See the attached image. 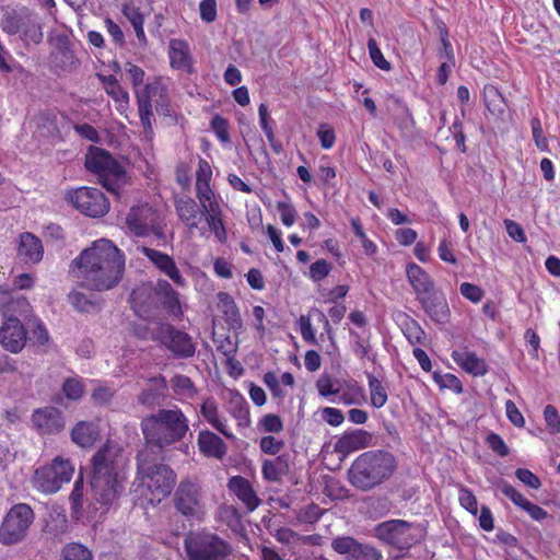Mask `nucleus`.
Here are the masks:
<instances>
[{
	"label": "nucleus",
	"mask_w": 560,
	"mask_h": 560,
	"mask_svg": "<svg viewBox=\"0 0 560 560\" xmlns=\"http://www.w3.org/2000/svg\"><path fill=\"white\" fill-rule=\"evenodd\" d=\"M16 255L26 265H37L44 256L42 240L31 232L21 233L19 235Z\"/></svg>",
	"instance_id": "412c9836"
},
{
	"label": "nucleus",
	"mask_w": 560,
	"mask_h": 560,
	"mask_svg": "<svg viewBox=\"0 0 560 560\" xmlns=\"http://www.w3.org/2000/svg\"><path fill=\"white\" fill-rule=\"evenodd\" d=\"M83 490H84L83 478L79 477L75 480L73 490L70 494V501L72 503V508L75 511H79L83 508Z\"/></svg>",
	"instance_id": "774afa93"
},
{
	"label": "nucleus",
	"mask_w": 560,
	"mask_h": 560,
	"mask_svg": "<svg viewBox=\"0 0 560 560\" xmlns=\"http://www.w3.org/2000/svg\"><path fill=\"white\" fill-rule=\"evenodd\" d=\"M31 420L40 435L58 434L66 427L62 411L51 406L34 410Z\"/></svg>",
	"instance_id": "a211bd4d"
},
{
	"label": "nucleus",
	"mask_w": 560,
	"mask_h": 560,
	"mask_svg": "<svg viewBox=\"0 0 560 560\" xmlns=\"http://www.w3.org/2000/svg\"><path fill=\"white\" fill-rule=\"evenodd\" d=\"M140 427L145 442L143 448H150L152 453L158 454L182 441L189 430L187 417L177 407L159 409L144 417Z\"/></svg>",
	"instance_id": "7ed1b4c3"
},
{
	"label": "nucleus",
	"mask_w": 560,
	"mask_h": 560,
	"mask_svg": "<svg viewBox=\"0 0 560 560\" xmlns=\"http://www.w3.org/2000/svg\"><path fill=\"white\" fill-rule=\"evenodd\" d=\"M197 444L199 451L207 457L222 459L226 455L228 446L224 441L209 430L199 432Z\"/></svg>",
	"instance_id": "b1692460"
},
{
	"label": "nucleus",
	"mask_w": 560,
	"mask_h": 560,
	"mask_svg": "<svg viewBox=\"0 0 560 560\" xmlns=\"http://www.w3.org/2000/svg\"><path fill=\"white\" fill-rule=\"evenodd\" d=\"M211 128L221 142L225 143L230 140L229 124L224 117L215 115L211 120Z\"/></svg>",
	"instance_id": "3c124183"
},
{
	"label": "nucleus",
	"mask_w": 560,
	"mask_h": 560,
	"mask_svg": "<svg viewBox=\"0 0 560 560\" xmlns=\"http://www.w3.org/2000/svg\"><path fill=\"white\" fill-rule=\"evenodd\" d=\"M138 112L141 125L148 136L152 133V103L159 114L168 116L171 113L170 102L165 89L159 83H150L141 92H137Z\"/></svg>",
	"instance_id": "9d476101"
},
{
	"label": "nucleus",
	"mask_w": 560,
	"mask_h": 560,
	"mask_svg": "<svg viewBox=\"0 0 560 560\" xmlns=\"http://www.w3.org/2000/svg\"><path fill=\"white\" fill-rule=\"evenodd\" d=\"M200 19L206 23H212L217 19V0H202L199 3Z\"/></svg>",
	"instance_id": "6e6d98bb"
},
{
	"label": "nucleus",
	"mask_w": 560,
	"mask_h": 560,
	"mask_svg": "<svg viewBox=\"0 0 560 560\" xmlns=\"http://www.w3.org/2000/svg\"><path fill=\"white\" fill-rule=\"evenodd\" d=\"M71 440L80 447H91L100 435L98 425L92 421H79L71 430Z\"/></svg>",
	"instance_id": "bb28decb"
},
{
	"label": "nucleus",
	"mask_w": 560,
	"mask_h": 560,
	"mask_svg": "<svg viewBox=\"0 0 560 560\" xmlns=\"http://www.w3.org/2000/svg\"><path fill=\"white\" fill-rule=\"evenodd\" d=\"M323 513L324 510H322L317 504L312 503L300 509L295 513V517L299 523L314 524L322 517Z\"/></svg>",
	"instance_id": "79ce46f5"
},
{
	"label": "nucleus",
	"mask_w": 560,
	"mask_h": 560,
	"mask_svg": "<svg viewBox=\"0 0 560 560\" xmlns=\"http://www.w3.org/2000/svg\"><path fill=\"white\" fill-rule=\"evenodd\" d=\"M407 277L417 298L435 288L431 277L417 264L408 265Z\"/></svg>",
	"instance_id": "7c9ffc66"
},
{
	"label": "nucleus",
	"mask_w": 560,
	"mask_h": 560,
	"mask_svg": "<svg viewBox=\"0 0 560 560\" xmlns=\"http://www.w3.org/2000/svg\"><path fill=\"white\" fill-rule=\"evenodd\" d=\"M0 341L7 350L13 353L24 348L26 331L19 318L13 316L7 318L0 328Z\"/></svg>",
	"instance_id": "aec40b11"
},
{
	"label": "nucleus",
	"mask_w": 560,
	"mask_h": 560,
	"mask_svg": "<svg viewBox=\"0 0 560 560\" xmlns=\"http://www.w3.org/2000/svg\"><path fill=\"white\" fill-rule=\"evenodd\" d=\"M452 358L462 369L475 376H483L488 373L489 369L485 359L479 358L475 352L455 350L452 353Z\"/></svg>",
	"instance_id": "393cba45"
},
{
	"label": "nucleus",
	"mask_w": 560,
	"mask_h": 560,
	"mask_svg": "<svg viewBox=\"0 0 560 560\" xmlns=\"http://www.w3.org/2000/svg\"><path fill=\"white\" fill-rule=\"evenodd\" d=\"M172 388L176 394L185 395V396H191L195 393V386L191 382V380L186 375H175L171 380Z\"/></svg>",
	"instance_id": "37998d69"
},
{
	"label": "nucleus",
	"mask_w": 560,
	"mask_h": 560,
	"mask_svg": "<svg viewBox=\"0 0 560 560\" xmlns=\"http://www.w3.org/2000/svg\"><path fill=\"white\" fill-rule=\"evenodd\" d=\"M189 560H224L232 553L231 545L211 533H197L185 539Z\"/></svg>",
	"instance_id": "6e6552de"
},
{
	"label": "nucleus",
	"mask_w": 560,
	"mask_h": 560,
	"mask_svg": "<svg viewBox=\"0 0 560 560\" xmlns=\"http://www.w3.org/2000/svg\"><path fill=\"white\" fill-rule=\"evenodd\" d=\"M515 476L520 481H522L532 489H539L541 486L539 478L526 468L516 469Z\"/></svg>",
	"instance_id": "338daca9"
},
{
	"label": "nucleus",
	"mask_w": 560,
	"mask_h": 560,
	"mask_svg": "<svg viewBox=\"0 0 560 560\" xmlns=\"http://www.w3.org/2000/svg\"><path fill=\"white\" fill-rule=\"evenodd\" d=\"M460 505L470 512L471 514L476 515L478 512V504L477 499L475 494L467 488L462 487L459 489V497H458Z\"/></svg>",
	"instance_id": "603ef678"
},
{
	"label": "nucleus",
	"mask_w": 560,
	"mask_h": 560,
	"mask_svg": "<svg viewBox=\"0 0 560 560\" xmlns=\"http://www.w3.org/2000/svg\"><path fill=\"white\" fill-rule=\"evenodd\" d=\"M331 270L330 264L325 259H318L310 267V277L314 281H320L326 278Z\"/></svg>",
	"instance_id": "864d4df0"
},
{
	"label": "nucleus",
	"mask_w": 560,
	"mask_h": 560,
	"mask_svg": "<svg viewBox=\"0 0 560 560\" xmlns=\"http://www.w3.org/2000/svg\"><path fill=\"white\" fill-rule=\"evenodd\" d=\"M530 127L533 138L537 148L541 151L547 150L548 143L546 137H544L542 126L539 118L535 117L530 120Z\"/></svg>",
	"instance_id": "680f3d73"
},
{
	"label": "nucleus",
	"mask_w": 560,
	"mask_h": 560,
	"mask_svg": "<svg viewBox=\"0 0 560 560\" xmlns=\"http://www.w3.org/2000/svg\"><path fill=\"white\" fill-rule=\"evenodd\" d=\"M425 313L436 324H445L450 319V307L444 293L438 289H432L417 298Z\"/></svg>",
	"instance_id": "6ab92c4d"
},
{
	"label": "nucleus",
	"mask_w": 560,
	"mask_h": 560,
	"mask_svg": "<svg viewBox=\"0 0 560 560\" xmlns=\"http://www.w3.org/2000/svg\"><path fill=\"white\" fill-rule=\"evenodd\" d=\"M131 302L133 308L145 318H149L160 306L173 318L180 319L183 317L179 294L164 279H159L151 289L133 290Z\"/></svg>",
	"instance_id": "39448f33"
},
{
	"label": "nucleus",
	"mask_w": 560,
	"mask_h": 560,
	"mask_svg": "<svg viewBox=\"0 0 560 560\" xmlns=\"http://www.w3.org/2000/svg\"><path fill=\"white\" fill-rule=\"evenodd\" d=\"M505 412L512 424L517 428L525 425V419L513 400L509 399L505 401Z\"/></svg>",
	"instance_id": "052dcab7"
},
{
	"label": "nucleus",
	"mask_w": 560,
	"mask_h": 560,
	"mask_svg": "<svg viewBox=\"0 0 560 560\" xmlns=\"http://www.w3.org/2000/svg\"><path fill=\"white\" fill-rule=\"evenodd\" d=\"M259 446L262 453L276 455L284 447V442L272 435H266L260 439Z\"/></svg>",
	"instance_id": "8fccbe9b"
},
{
	"label": "nucleus",
	"mask_w": 560,
	"mask_h": 560,
	"mask_svg": "<svg viewBox=\"0 0 560 560\" xmlns=\"http://www.w3.org/2000/svg\"><path fill=\"white\" fill-rule=\"evenodd\" d=\"M485 102L486 106L489 109V112L493 115H502L504 114L506 109L505 101L502 96V94L499 92V90L493 86L489 85L485 88L483 91Z\"/></svg>",
	"instance_id": "58836bf2"
},
{
	"label": "nucleus",
	"mask_w": 560,
	"mask_h": 560,
	"mask_svg": "<svg viewBox=\"0 0 560 560\" xmlns=\"http://www.w3.org/2000/svg\"><path fill=\"white\" fill-rule=\"evenodd\" d=\"M259 114V122L262 131L265 132L269 143H272L275 139V132L272 127L269 124V114H268V107L266 104L261 103L258 108Z\"/></svg>",
	"instance_id": "e2e57ef3"
},
{
	"label": "nucleus",
	"mask_w": 560,
	"mask_h": 560,
	"mask_svg": "<svg viewBox=\"0 0 560 560\" xmlns=\"http://www.w3.org/2000/svg\"><path fill=\"white\" fill-rule=\"evenodd\" d=\"M170 60L174 69L186 70L190 68L188 45L180 39L170 42Z\"/></svg>",
	"instance_id": "f704fd0d"
},
{
	"label": "nucleus",
	"mask_w": 560,
	"mask_h": 560,
	"mask_svg": "<svg viewBox=\"0 0 560 560\" xmlns=\"http://www.w3.org/2000/svg\"><path fill=\"white\" fill-rule=\"evenodd\" d=\"M459 291L464 298L474 303L481 301L485 294L483 290L480 287L469 282H463L459 287Z\"/></svg>",
	"instance_id": "4d7b16f0"
},
{
	"label": "nucleus",
	"mask_w": 560,
	"mask_h": 560,
	"mask_svg": "<svg viewBox=\"0 0 560 560\" xmlns=\"http://www.w3.org/2000/svg\"><path fill=\"white\" fill-rule=\"evenodd\" d=\"M175 208L179 219L190 231L198 228V218L199 214H202V210L199 209L197 202L192 198L185 197L177 199L175 201Z\"/></svg>",
	"instance_id": "cd10ccee"
},
{
	"label": "nucleus",
	"mask_w": 560,
	"mask_h": 560,
	"mask_svg": "<svg viewBox=\"0 0 560 560\" xmlns=\"http://www.w3.org/2000/svg\"><path fill=\"white\" fill-rule=\"evenodd\" d=\"M368 383L371 395V404L375 408H382L387 401V393L382 382L373 374H368Z\"/></svg>",
	"instance_id": "ea45409f"
},
{
	"label": "nucleus",
	"mask_w": 560,
	"mask_h": 560,
	"mask_svg": "<svg viewBox=\"0 0 560 560\" xmlns=\"http://www.w3.org/2000/svg\"><path fill=\"white\" fill-rule=\"evenodd\" d=\"M101 81L104 84L106 93L116 102L119 103V107L126 108L129 103L128 92L118 83L115 75H100Z\"/></svg>",
	"instance_id": "c9c22d12"
},
{
	"label": "nucleus",
	"mask_w": 560,
	"mask_h": 560,
	"mask_svg": "<svg viewBox=\"0 0 560 560\" xmlns=\"http://www.w3.org/2000/svg\"><path fill=\"white\" fill-rule=\"evenodd\" d=\"M175 510L185 517H198L203 511V494L197 481L184 478L178 483L174 495Z\"/></svg>",
	"instance_id": "dca6fc26"
},
{
	"label": "nucleus",
	"mask_w": 560,
	"mask_h": 560,
	"mask_svg": "<svg viewBox=\"0 0 560 560\" xmlns=\"http://www.w3.org/2000/svg\"><path fill=\"white\" fill-rule=\"evenodd\" d=\"M74 471L69 459L57 456L49 465L35 470L33 485L43 493H56L63 483L69 482Z\"/></svg>",
	"instance_id": "1a4fd4ad"
},
{
	"label": "nucleus",
	"mask_w": 560,
	"mask_h": 560,
	"mask_svg": "<svg viewBox=\"0 0 560 560\" xmlns=\"http://www.w3.org/2000/svg\"><path fill=\"white\" fill-rule=\"evenodd\" d=\"M34 521V512L26 503L13 505L0 526V541L5 545L16 544L26 535Z\"/></svg>",
	"instance_id": "f8f14e48"
},
{
	"label": "nucleus",
	"mask_w": 560,
	"mask_h": 560,
	"mask_svg": "<svg viewBox=\"0 0 560 560\" xmlns=\"http://www.w3.org/2000/svg\"><path fill=\"white\" fill-rule=\"evenodd\" d=\"M488 446L499 456L504 457L508 456L510 450L503 439L497 433H490L487 436Z\"/></svg>",
	"instance_id": "bf43d9fd"
},
{
	"label": "nucleus",
	"mask_w": 560,
	"mask_h": 560,
	"mask_svg": "<svg viewBox=\"0 0 560 560\" xmlns=\"http://www.w3.org/2000/svg\"><path fill=\"white\" fill-rule=\"evenodd\" d=\"M498 489L501 491L502 494L508 497L515 505L520 506L521 509H524V506L528 502V500L525 499L521 492H518L514 487H512L505 481H501L500 483H498Z\"/></svg>",
	"instance_id": "a18cd8bd"
},
{
	"label": "nucleus",
	"mask_w": 560,
	"mask_h": 560,
	"mask_svg": "<svg viewBox=\"0 0 560 560\" xmlns=\"http://www.w3.org/2000/svg\"><path fill=\"white\" fill-rule=\"evenodd\" d=\"M397 467L394 455L387 451H368L359 455L349 468L350 483L369 491L388 480Z\"/></svg>",
	"instance_id": "20e7f679"
},
{
	"label": "nucleus",
	"mask_w": 560,
	"mask_h": 560,
	"mask_svg": "<svg viewBox=\"0 0 560 560\" xmlns=\"http://www.w3.org/2000/svg\"><path fill=\"white\" fill-rule=\"evenodd\" d=\"M201 416L221 434L228 439H234L232 432L226 429L225 423L219 418L218 404L214 399L208 398L200 407Z\"/></svg>",
	"instance_id": "473e14b6"
},
{
	"label": "nucleus",
	"mask_w": 560,
	"mask_h": 560,
	"mask_svg": "<svg viewBox=\"0 0 560 560\" xmlns=\"http://www.w3.org/2000/svg\"><path fill=\"white\" fill-rule=\"evenodd\" d=\"M372 441V434L357 429L349 433L343 434L336 443V451L339 453H351L364 447L370 446Z\"/></svg>",
	"instance_id": "a878e982"
},
{
	"label": "nucleus",
	"mask_w": 560,
	"mask_h": 560,
	"mask_svg": "<svg viewBox=\"0 0 560 560\" xmlns=\"http://www.w3.org/2000/svg\"><path fill=\"white\" fill-rule=\"evenodd\" d=\"M331 549L345 560H382L380 549L371 544L360 542L352 536H337L331 540Z\"/></svg>",
	"instance_id": "f3484780"
},
{
	"label": "nucleus",
	"mask_w": 560,
	"mask_h": 560,
	"mask_svg": "<svg viewBox=\"0 0 560 560\" xmlns=\"http://www.w3.org/2000/svg\"><path fill=\"white\" fill-rule=\"evenodd\" d=\"M404 334L412 345L421 343L424 338V331L416 320H410L406 324Z\"/></svg>",
	"instance_id": "13d9d810"
},
{
	"label": "nucleus",
	"mask_w": 560,
	"mask_h": 560,
	"mask_svg": "<svg viewBox=\"0 0 560 560\" xmlns=\"http://www.w3.org/2000/svg\"><path fill=\"white\" fill-rule=\"evenodd\" d=\"M289 470V460L284 455L278 456L275 459H266L261 466L264 478L271 482L279 481Z\"/></svg>",
	"instance_id": "72a5a7b5"
},
{
	"label": "nucleus",
	"mask_w": 560,
	"mask_h": 560,
	"mask_svg": "<svg viewBox=\"0 0 560 560\" xmlns=\"http://www.w3.org/2000/svg\"><path fill=\"white\" fill-rule=\"evenodd\" d=\"M62 392L67 398L77 400L83 395V385L75 377L67 378L62 384Z\"/></svg>",
	"instance_id": "de8ad7c7"
},
{
	"label": "nucleus",
	"mask_w": 560,
	"mask_h": 560,
	"mask_svg": "<svg viewBox=\"0 0 560 560\" xmlns=\"http://www.w3.org/2000/svg\"><path fill=\"white\" fill-rule=\"evenodd\" d=\"M127 458L117 444L106 443L92 457L91 489L102 505H112L124 491Z\"/></svg>",
	"instance_id": "f03ea898"
},
{
	"label": "nucleus",
	"mask_w": 560,
	"mask_h": 560,
	"mask_svg": "<svg viewBox=\"0 0 560 560\" xmlns=\"http://www.w3.org/2000/svg\"><path fill=\"white\" fill-rule=\"evenodd\" d=\"M217 307L232 328H240L242 326L240 311L229 293L219 292L217 294Z\"/></svg>",
	"instance_id": "c756f323"
},
{
	"label": "nucleus",
	"mask_w": 560,
	"mask_h": 560,
	"mask_svg": "<svg viewBox=\"0 0 560 560\" xmlns=\"http://www.w3.org/2000/svg\"><path fill=\"white\" fill-rule=\"evenodd\" d=\"M368 48L373 63L381 70H390V63L384 58L374 38L368 40Z\"/></svg>",
	"instance_id": "c03bdc74"
},
{
	"label": "nucleus",
	"mask_w": 560,
	"mask_h": 560,
	"mask_svg": "<svg viewBox=\"0 0 560 560\" xmlns=\"http://www.w3.org/2000/svg\"><path fill=\"white\" fill-rule=\"evenodd\" d=\"M28 10L26 8L4 12L0 22L2 31L9 35L18 34L21 31V24Z\"/></svg>",
	"instance_id": "e433bc0d"
},
{
	"label": "nucleus",
	"mask_w": 560,
	"mask_h": 560,
	"mask_svg": "<svg viewBox=\"0 0 560 560\" xmlns=\"http://www.w3.org/2000/svg\"><path fill=\"white\" fill-rule=\"evenodd\" d=\"M265 432L279 433L283 430V422L278 415L268 413L264 416L259 422Z\"/></svg>",
	"instance_id": "09e8293b"
},
{
	"label": "nucleus",
	"mask_w": 560,
	"mask_h": 560,
	"mask_svg": "<svg viewBox=\"0 0 560 560\" xmlns=\"http://www.w3.org/2000/svg\"><path fill=\"white\" fill-rule=\"evenodd\" d=\"M125 254L109 240L101 238L82 250L72 261L81 287L94 291H107L122 279Z\"/></svg>",
	"instance_id": "f257e3e1"
},
{
	"label": "nucleus",
	"mask_w": 560,
	"mask_h": 560,
	"mask_svg": "<svg viewBox=\"0 0 560 560\" xmlns=\"http://www.w3.org/2000/svg\"><path fill=\"white\" fill-rule=\"evenodd\" d=\"M127 229L139 237L154 235L164 238L162 217L159 210L148 203L132 207L126 215Z\"/></svg>",
	"instance_id": "9b49d317"
},
{
	"label": "nucleus",
	"mask_w": 560,
	"mask_h": 560,
	"mask_svg": "<svg viewBox=\"0 0 560 560\" xmlns=\"http://www.w3.org/2000/svg\"><path fill=\"white\" fill-rule=\"evenodd\" d=\"M228 487L249 511L256 510L261 502L250 482L242 476L232 477L229 480Z\"/></svg>",
	"instance_id": "5701e85b"
},
{
	"label": "nucleus",
	"mask_w": 560,
	"mask_h": 560,
	"mask_svg": "<svg viewBox=\"0 0 560 560\" xmlns=\"http://www.w3.org/2000/svg\"><path fill=\"white\" fill-rule=\"evenodd\" d=\"M544 418L551 434L560 433V416L557 408L552 405H547L544 409Z\"/></svg>",
	"instance_id": "49530a36"
},
{
	"label": "nucleus",
	"mask_w": 560,
	"mask_h": 560,
	"mask_svg": "<svg viewBox=\"0 0 560 560\" xmlns=\"http://www.w3.org/2000/svg\"><path fill=\"white\" fill-rule=\"evenodd\" d=\"M84 165L88 171L98 176L103 186L114 190L112 182L121 178L125 174L122 166L112 154L97 147H92L85 155Z\"/></svg>",
	"instance_id": "ddd939ff"
},
{
	"label": "nucleus",
	"mask_w": 560,
	"mask_h": 560,
	"mask_svg": "<svg viewBox=\"0 0 560 560\" xmlns=\"http://www.w3.org/2000/svg\"><path fill=\"white\" fill-rule=\"evenodd\" d=\"M149 381L153 386L143 389L138 395V402L143 406L153 407L161 404L164 397V390L166 389V381L162 375L151 377Z\"/></svg>",
	"instance_id": "2f4dec72"
},
{
	"label": "nucleus",
	"mask_w": 560,
	"mask_h": 560,
	"mask_svg": "<svg viewBox=\"0 0 560 560\" xmlns=\"http://www.w3.org/2000/svg\"><path fill=\"white\" fill-rule=\"evenodd\" d=\"M206 217V221L211 232L214 233L219 242L224 243L228 240V233L222 220L221 207L211 208L210 211L202 213Z\"/></svg>",
	"instance_id": "4c0bfd02"
},
{
	"label": "nucleus",
	"mask_w": 560,
	"mask_h": 560,
	"mask_svg": "<svg viewBox=\"0 0 560 560\" xmlns=\"http://www.w3.org/2000/svg\"><path fill=\"white\" fill-rule=\"evenodd\" d=\"M298 323L303 339L311 345H317V340L310 317L301 315Z\"/></svg>",
	"instance_id": "0e129e2a"
},
{
	"label": "nucleus",
	"mask_w": 560,
	"mask_h": 560,
	"mask_svg": "<svg viewBox=\"0 0 560 560\" xmlns=\"http://www.w3.org/2000/svg\"><path fill=\"white\" fill-rule=\"evenodd\" d=\"M143 255L164 275H166L176 285L185 287V278L179 272L174 259L160 250L142 247Z\"/></svg>",
	"instance_id": "4be33fe9"
},
{
	"label": "nucleus",
	"mask_w": 560,
	"mask_h": 560,
	"mask_svg": "<svg viewBox=\"0 0 560 560\" xmlns=\"http://www.w3.org/2000/svg\"><path fill=\"white\" fill-rule=\"evenodd\" d=\"M21 39L25 43L39 44L43 40V25L40 18L28 10L21 24Z\"/></svg>",
	"instance_id": "c85d7f7f"
},
{
	"label": "nucleus",
	"mask_w": 560,
	"mask_h": 560,
	"mask_svg": "<svg viewBox=\"0 0 560 560\" xmlns=\"http://www.w3.org/2000/svg\"><path fill=\"white\" fill-rule=\"evenodd\" d=\"M62 560H93L92 551L79 542H70L61 550Z\"/></svg>",
	"instance_id": "a19ab883"
},
{
	"label": "nucleus",
	"mask_w": 560,
	"mask_h": 560,
	"mask_svg": "<svg viewBox=\"0 0 560 560\" xmlns=\"http://www.w3.org/2000/svg\"><path fill=\"white\" fill-rule=\"evenodd\" d=\"M504 225L508 235L517 243H524L526 241V235L523 228L515 221L511 219L504 220Z\"/></svg>",
	"instance_id": "69168bd1"
},
{
	"label": "nucleus",
	"mask_w": 560,
	"mask_h": 560,
	"mask_svg": "<svg viewBox=\"0 0 560 560\" xmlns=\"http://www.w3.org/2000/svg\"><path fill=\"white\" fill-rule=\"evenodd\" d=\"M374 536L393 548L406 551L422 539L423 528L405 520H389L374 527Z\"/></svg>",
	"instance_id": "0eeeda50"
},
{
	"label": "nucleus",
	"mask_w": 560,
	"mask_h": 560,
	"mask_svg": "<svg viewBox=\"0 0 560 560\" xmlns=\"http://www.w3.org/2000/svg\"><path fill=\"white\" fill-rule=\"evenodd\" d=\"M277 210L280 213L281 222L285 226H291L296 221V211L294 207L288 202L284 201H278L277 202Z\"/></svg>",
	"instance_id": "5fc2aeb1"
},
{
	"label": "nucleus",
	"mask_w": 560,
	"mask_h": 560,
	"mask_svg": "<svg viewBox=\"0 0 560 560\" xmlns=\"http://www.w3.org/2000/svg\"><path fill=\"white\" fill-rule=\"evenodd\" d=\"M160 456L161 454L152 453L150 448H141L137 454L138 476L158 501L171 494L176 482V474L170 466L155 463Z\"/></svg>",
	"instance_id": "423d86ee"
},
{
	"label": "nucleus",
	"mask_w": 560,
	"mask_h": 560,
	"mask_svg": "<svg viewBox=\"0 0 560 560\" xmlns=\"http://www.w3.org/2000/svg\"><path fill=\"white\" fill-rule=\"evenodd\" d=\"M66 200L81 213L91 218H101L109 210V201L105 194L97 188L80 187L69 190Z\"/></svg>",
	"instance_id": "4468645a"
},
{
	"label": "nucleus",
	"mask_w": 560,
	"mask_h": 560,
	"mask_svg": "<svg viewBox=\"0 0 560 560\" xmlns=\"http://www.w3.org/2000/svg\"><path fill=\"white\" fill-rule=\"evenodd\" d=\"M153 340L159 341L175 358L188 359L195 354L196 347L192 338L185 331L168 323H159L153 334Z\"/></svg>",
	"instance_id": "2eb2a0df"
}]
</instances>
